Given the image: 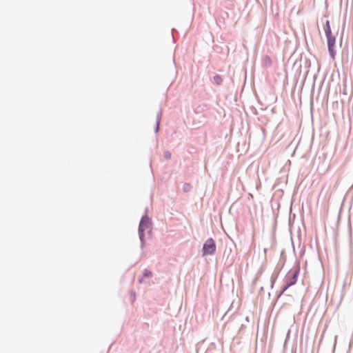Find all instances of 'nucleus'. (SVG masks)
Instances as JSON below:
<instances>
[{"mask_svg": "<svg viewBox=\"0 0 353 353\" xmlns=\"http://www.w3.org/2000/svg\"><path fill=\"white\" fill-rule=\"evenodd\" d=\"M142 281H143V278H141V279H140V282H142Z\"/></svg>", "mask_w": 353, "mask_h": 353, "instance_id": "obj_9", "label": "nucleus"}, {"mask_svg": "<svg viewBox=\"0 0 353 353\" xmlns=\"http://www.w3.org/2000/svg\"><path fill=\"white\" fill-rule=\"evenodd\" d=\"M300 269L299 267L294 268L291 269L287 275L285 285L284 287L283 291L286 290L289 287L294 285L297 281V278L299 274Z\"/></svg>", "mask_w": 353, "mask_h": 353, "instance_id": "obj_2", "label": "nucleus"}, {"mask_svg": "<svg viewBox=\"0 0 353 353\" xmlns=\"http://www.w3.org/2000/svg\"><path fill=\"white\" fill-rule=\"evenodd\" d=\"M152 275V272H150V270H145L144 271V273H143V276H145V277H151Z\"/></svg>", "mask_w": 353, "mask_h": 353, "instance_id": "obj_5", "label": "nucleus"}, {"mask_svg": "<svg viewBox=\"0 0 353 353\" xmlns=\"http://www.w3.org/2000/svg\"><path fill=\"white\" fill-rule=\"evenodd\" d=\"M166 157L170 158V153L166 154Z\"/></svg>", "mask_w": 353, "mask_h": 353, "instance_id": "obj_8", "label": "nucleus"}, {"mask_svg": "<svg viewBox=\"0 0 353 353\" xmlns=\"http://www.w3.org/2000/svg\"><path fill=\"white\" fill-rule=\"evenodd\" d=\"M343 26H341L339 23H326L325 35L327 40L328 50L330 56L334 59L335 57V43L336 37L339 35V31H343Z\"/></svg>", "mask_w": 353, "mask_h": 353, "instance_id": "obj_1", "label": "nucleus"}, {"mask_svg": "<svg viewBox=\"0 0 353 353\" xmlns=\"http://www.w3.org/2000/svg\"><path fill=\"white\" fill-rule=\"evenodd\" d=\"M190 188V184H185V185H184V190H189Z\"/></svg>", "mask_w": 353, "mask_h": 353, "instance_id": "obj_7", "label": "nucleus"}, {"mask_svg": "<svg viewBox=\"0 0 353 353\" xmlns=\"http://www.w3.org/2000/svg\"><path fill=\"white\" fill-rule=\"evenodd\" d=\"M214 81L219 84L221 81V78L219 76L214 77Z\"/></svg>", "mask_w": 353, "mask_h": 353, "instance_id": "obj_6", "label": "nucleus"}, {"mask_svg": "<svg viewBox=\"0 0 353 353\" xmlns=\"http://www.w3.org/2000/svg\"><path fill=\"white\" fill-rule=\"evenodd\" d=\"M150 225H151V221H150V219L147 217V216H143L141 221H140V224H139V236H140V239L141 241H143V232L147 230H149L150 228Z\"/></svg>", "mask_w": 353, "mask_h": 353, "instance_id": "obj_4", "label": "nucleus"}, {"mask_svg": "<svg viewBox=\"0 0 353 353\" xmlns=\"http://www.w3.org/2000/svg\"><path fill=\"white\" fill-rule=\"evenodd\" d=\"M216 250V245L214 241L210 238L204 243L203 246V254H213Z\"/></svg>", "mask_w": 353, "mask_h": 353, "instance_id": "obj_3", "label": "nucleus"}]
</instances>
